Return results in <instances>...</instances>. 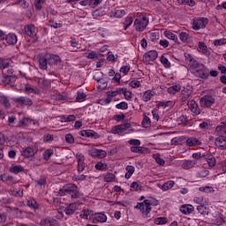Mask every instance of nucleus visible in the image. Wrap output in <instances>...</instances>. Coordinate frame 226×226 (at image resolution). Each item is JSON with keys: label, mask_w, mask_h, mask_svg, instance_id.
<instances>
[{"label": "nucleus", "mask_w": 226, "mask_h": 226, "mask_svg": "<svg viewBox=\"0 0 226 226\" xmlns=\"http://www.w3.org/2000/svg\"><path fill=\"white\" fill-rule=\"evenodd\" d=\"M90 8H96L102 3V0H89Z\"/></svg>", "instance_id": "052dcab7"}, {"label": "nucleus", "mask_w": 226, "mask_h": 226, "mask_svg": "<svg viewBox=\"0 0 226 226\" xmlns=\"http://www.w3.org/2000/svg\"><path fill=\"white\" fill-rule=\"evenodd\" d=\"M100 85L97 86L98 89H106L107 88V81H105L103 79H102Z\"/></svg>", "instance_id": "69168bd1"}, {"label": "nucleus", "mask_w": 226, "mask_h": 226, "mask_svg": "<svg viewBox=\"0 0 226 226\" xmlns=\"http://www.w3.org/2000/svg\"><path fill=\"white\" fill-rule=\"evenodd\" d=\"M125 170H127V173H125V179H130L132 176H133V172H135V167L133 166H126Z\"/></svg>", "instance_id": "2f4dec72"}, {"label": "nucleus", "mask_w": 226, "mask_h": 226, "mask_svg": "<svg viewBox=\"0 0 226 226\" xmlns=\"http://www.w3.org/2000/svg\"><path fill=\"white\" fill-rule=\"evenodd\" d=\"M209 24L207 18H194L192 19V29L199 31V29H206V26Z\"/></svg>", "instance_id": "423d86ee"}, {"label": "nucleus", "mask_w": 226, "mask_h": 226, "mask_svg": "<svg viewBox=\"0 0 226 226\" xmlns=\"http://www.w3.org/2000/svg\"><path fill=\"white\" fill-rule=\"evenodd\" d=\"M179 91H181V86L180 85L171 86L168 88V93L170 94H176V93H179Z\"/></svg>", "instance_id": "72a5a7b5"}, {"label": "nucleus", "mask_w": 226, "mask_h": 226, "mask_svg": "<svg viewBox=\"0 0 226 226\" xmlns=\"http://www.w3.org/2000/svg\"><path fill=\"white\" fill-rule=\"evenodd\" d=\"M124 117H126V116H124V114L115 115L113 117V119H115V121H117V123H119V121H123V119H124Z\"/></svg>", "instance_id": "338daca9"}, {"label": "nucleus", "mask_w": 226, "mask_h": 226, "mask_svg": "<svg viewBox=\"0 0 226 226\" xmlns=\"http://www.w3.org/2000/svg\"><path fill=\"white\" fill-rule=\"evenodd\" d=\"M197 211L203 215L204 216H206V215H209V210L204 205H199L197 207Z\"/></svg>", "instance_id": "58836bf2"}, {"label": "nucleus", "mask_w": 226, "mask_h": 226, "mask_svg": "<svg viewBox=\"0 0 226 226\" xmlns=\"http://www.w3.org/2000/svg\"><path fill=\"white\" fill-rule=\"evenodd\" d=\"M133 94L131 91H127L126 88L124 89V96L125 100H132Z\"/></svg>", "instance_id": "13d9d810"}, {"label": "nucleus", "mask_w": 226, "mask_h": 226, "mask_svg": "<svg viewBox=\"0 0 226 226\" xmlns=\"http://www.w3.org/2000/svg\"><path fill=\"white\" fill-rule=\"evenodd\" d=\"M45 4V0H35L34 6L36 10H41V6Z\"/></svg>", "instance_id": "8fccbe9b"}, {"label": "nucleus", "mask_w": 226, "mask_h": 226, "mask_svg": "<svg viewBox=\"0 0 226 226\" xmlns=\"http://www.w3.org/2000/svg\"><path fill=\"white\" fill-rule=\"evenodd\" d=\"M114 179H116V175H114L113 173H107L104 177V180L106 181V183H112Z\"/></svg>", "instance_id": "a19ab883"}, {"label": "nucleus", "mask_w": 226, "mask_h": 226, "mask_svg": "<svg viewBox=\"0 0 226 226\" xmlns=\"http://www.w3.org/2000/svg\"><path fill=\"white\" fill-rule=\"evenodd\" d=\"M164 36H166L168 38V40H172L173 41L177 43V35L171 33L170 31H165L164 32Z\"/></svg>", "instance_id": "e433bc0d"}, {"label": "nucleus", "mask_w": 226, "mask_h": 226, "mask_svg": "<svg viewBox=\"0 0 226 226\" xmlns=\"http://www.w3.org/2000/svg\"><path fill=\"white\" fill-rule=\"evenodd\" d=\"M116 108L121 110H126L128 109V103L122 102L116 105Z\"/></svg>", "instance_id": "09e8293b"}, {"label": "nucleus", "mask_w": 226, "mask_h": 226, "mask_svg": "<svg viewBox=\"0 0 226 226\" xmlns=\"http://www.w3.org/2000/svg\"><path fill=\"white\" fill-rule=\"evenodd\" d=\"M161 63L163 64L164 68H170V62L164 56H161Z\"/></svg>", "instance_id": "37998d69"}, {"label": "nucleus", "mask_w": 226, "mask_h": 226, "mask_svg": "<svg viewBox=\"0 0 226 226\" xmlns=\"http://www.w3.org/2000/svg\"><path fill=\"white\" fill-rule=\"evenodd\" d=\"M157 57H158V51L150 50L145 53V55L143 56V63H145V64H149V63L153 61H156Z\"/></svg>", "instance_id": "0eeeda50"}, {"label": "nucleus", "mask_w": 226, "mask_h": 226, "mask_svg": "<svg viewBox=\"0 0 226 226\" xmlns=\"http://www.w3.org/2000/svg\"><path fill=\"white\" fill-rule=\"evenodd\" d=\"M124 15H126V11L124 10H117L115 11V17H117V19H121V17H124Z\"/></svg>", "instance_id": "3c124183"}, {"label": "nucleus", "mask_w": 226, "mask_h": 226, "mask_svg": "<svg viewBox=\"0 0 226 226\" xmlns=\"http://www.w3.org/2000/svg\"><path fill=\"white\" fill-rule=\"evenodd\" d=\"M9 66H13V62L11 59H0V69L4 70L9 68Z\"/></svg>", "instance_id": "b1692460"}, {"label": "nucleus", "mask_w": 226, "mask_h": 226, "mask_svg": "<svg viewBox=\"0 0 226 226\" xmlns=\"http://www.w3.org/2000/svg\"><path fill=\"white\" fill-rule=\"evenodd\" d=\"M206 162H207L209 169H213V167L216 165V158L213 155L206 157Z\"/></svg>", "instance_id": "c85d7f7f"}, {"label": "nucleus", "mask_w": 226, "mask_h": 226, "mask_svg": "<svg viewBox=\"0 0 226 226\" xmlns=\"http://www.w3.org/2000/svg\"><path fill=\"white\" fill-rule=\"evenodd\" d=\"M117 59V56H114L112 53H109L107 56V60L110 61L111 63H116Z\"/></svg>", "instance_id": "e2e57ef3"}, {"label": "nucleus", "mask_w": 226, "mask_h": 226, "mask_svg": "<svg viewBox=\"0 0 226 226\" xmlns=\"http://www.w3.org/2000/svg\"><path fill=\"white\" fill-rule=\"evenodd\" d=\"M215 144L218 147V149L225 150L226 149V137L219 136L218 138L215 139Z\"/></svg>", "instance_id": "ddd939ff"}, {"label": "nucleus", "mask_w": 226, "mask_h": 226, "mask_svg": "<svg viewBox=\"0 0 226 226\" xmlns=\"http://www.w3.org/2000/svg\"><path fill=\"white\" fill-rule=\"evenodd\" d=\"M192 89H189L188 87H184V89L181 91L180 100L181 102H185L192 96Z\"/></svg>", "instance_id": "2eb2a0df"}, {"label": "nucleus", "mask_w": 226, "mask_h": 226, "mask_svg": "<svg viewBox=\"0 0 226 226\" xmlns=\"http://www.w3.org/2000/svg\"><path fill=\"white\" fill-rule=\"evenodd\" d=\"M58 194L61 197L64 195H71L72 199H79L80 192H79V187L75 184H66L63 188L59 189Z\"/></svg>", "instance_id": "f257e3e1"}, {"label": "nucleus", "mask_w": 226, "mask_h": 226, "mask_svg": "<svg viewBox=\"0 0 226 226\" xmlns=\"http://www.w3.org/2000/svg\"><path fill=\"white\" fill-rule=\"evenodd\" d=\"M77 94H78L77 97H76L77 102H80L82 100H86L87 95H86V94H84V92L79 91L77 93Z\"/></svg>", "instance_id": "5fc2aeb1"}, {"label": "nucleus", "mask_w": 226, "mask_h": 226, "mask_svg": "<svg viewBox=\"0 0 226 226\" xmlns=\"http://www.w3.org/2000/svg\"><path fill=\"white\" fill-rule=\"evenodd\" d=\"M194 166H195V161H185L182 163V169H185V170L193 169Z\"/></svg>", "instance_id": "c756f323"}, {"label": "nucleus", "mask_w": 226, "mask_h": 226, "mask_svg": "<svg viewBox=\"0 0 226 226\" xmlns=\"http://www.w3.org/2000/svg\"><path fill=\"white\" fill-rule=\"evenodd\" d=\"M215 132L219 133V135H226V123L222 122L219 125H217Z\"/></svg>", "instance_id": "bb28decb"}, {"label": "nucleus", "mask_w": 226, "mask_h": 226, "mask_svg": "<svg viewBox=\"0 0 226 226\" xmlns=\"http://www.w3.org/2000/svg\"><path fill=\"white\" fill-rule=\"evenodd\" d=\"M174 185H176V183L172 180H170L162 185V190L163 192H167V190H170V188H172Z\"/></svg>", "instance_id": "c9c22d12"}, {"label": "nucleus", "mask_w": 226, "mask_h": 226, "mask_svg": "<svg viewBox=\"0 0 226 226\" xmlns=\"http://www.w3.org/2000/svg\"><path fill=\"white\" fill-rule=\"evenodd\" d=\"M200 103L201 107H204V108L212 107L213 104L215 103V98H213V96L211 95H205L201 97V99L200 100Z\"/></svg>", "instance_id": "1a4fd4ad"}, {"label": "nucleus", "mask_w": 226, "mask_h": 226, "mask_svg": "<svg viewBox=\"0 0 226 226\" xmlns=\"http://www.w3.org/2000/svg\"><path fill=\"white\" fill-rule=\"evenodd\" d=\"M34 153H36V148L34 149L33 147H28L22 152V156L31 158V156H34Z\"/></svg>", "instance_id": "6ab92c4d"}, {"label": "nucleus", "mask_w": 226, "mask_h": 226, "mask_svg": "<svg viewBox=\"0 0 226 226\" xmlns=\"http://www.w3.org/2000/svg\"><path fill=\"white\" fill-rule=\"evenodd\" d=\"M95 169L96 170L105 171V170H109V166L107 165V163L99 162L95 164Z\"/></svg>", "instance_id": "4c0bfd02"}, {"label": "nucleus", "mask_w": 226, "mask_h": 226, "mask_svg": "<svg viewBox=\"0 0 226 226\" xmlns=\"http://www.w3.org/2000/svg\"><path fill=\"white\" fill-rule=\"evenodd\" d=\"M65 140L68 144L75 143V138H73V135H72V133H68L65 135Z\"/></svg>", "instance_id": "de8ad7c7"}, {"label": "nucleus", "mask_w": 226, "mask_h": 226, "mask_svg": "<svg viewBox=\"0 0 226 226\" xmlns=\"http://www.w3.org/2000/svg\"><path fill=\"white\" fill-rule=\"evenodd\" d=\"M16 102L20 103V105H33V102L27 97H19L16 99Z\"/></svg>", "instance_id": "cd10ccee"}, {"label": "nucleus", "mask_w": 226, "mask_h": 226, "mask_svg": "<svg viewBox=\"0 0 226 226\" xmlns=\"http://www.w3.org/2000/svg\"><path fill=\"white\" fill-rule=\"evenodd\" d=\"M76 160L78 162V172H84L87 165L86 162H84L85 158L84 155L80 154H76Z\"/></svg>", "instance_id": "9d476101"}, {"label": "nucleus", "mask_w": 226, "mask_h": 226, "mask_svg": "<svg viewBox=\"0 0 226 226\" xmlns=\"http://www.w3.org/2000/svg\"><path fill=\"white\" fill-rule=\"evenodd\" d=\"M153 96H154V94H153V91L147 90L143 94L142 100H143V102H150V100H151V98H153Z\"/></svg>", "instance_id": "7c9ffc66"}, {"label": "nucleus", "mask_w": 226, "mask_h": 226, "mask_svg": "<svg viewBox=\"0 0 226 226\" xmlns=\"http://www.w3.org/2000/svg\"><path fill=\"white\" fill-rule=\"evenodd\" d=\"M149 24V19L146 16H139L134 20V27L138 33H142L146 27H147V25Z\"/></svg>", "instance_id": "20e7f679"}, {"label": "nucleus", "mask_w": 226, "mask_h": 226, "mask_svg": "<svg viewBox=\"0 0 226 226\" xmlns=\"http://www.w3.org/2000/svg\"><path fill=\"white\" fill-rule=\"evenodd\" d=\"M5 41L8 45H15L17 43L18 39L15 34H9L5 36Z\"/></svg>", "instance_id": "aec40b11"}, {"label": "nucleus", "mask_w": 226, "mask_h": 226, "mask_svg": "<svg viewBox=\"0 0 226 226\" xmlns=\"http://www.w3.org/2000/svg\"><path fill=\"white\" fill-rule=\"evenodd\" d=\"M107 156V151L102 149H97L96 158H105Z\"/></svg>", "instance_id": "603ef678"}, {"label": "nucleus", "mask_w": 226, "mask_h": 226, "mask_svg": "<svg viewBox=\"0 0 226 226\" xmlns=\"http://www.w3.org/2000/svg\"><path fill=\"white\" fill-rule=\"evenodd\" d=\"M59 211L57 215L58 220H61L63 218V213H65L68 216H71V215H73L75 211H77V204L76 203H71L69 205H66L65 207H59Z\"/></svg>", "instance_id": "39448f33"}, {"label": "nucleus", "mask_w": 226, "mask_h": 226, "mask_svg": "<svg viewBox=\"0 0 226 226\" xmlns=\"http://www.w3.org/2000/svg\"><path fill=\"white\" fill-rule=\"evenodd\" d=\"M132 128V124L125 123L122 124L116 125L112 127L111 133L117 135V133H123V132H126V130Z\"/></svg>", "instance_id": "6e6552de"}, {"label": "nucleus", "mask_w": 226, "mask_h": 226, "mask_svg": "<svg viewBox=\"0 0 226 226\" xmlns=\"http://www.w3.org/2000/svg\"><path fill=\"white\" fill-rule=\"evenodd\" d=\"M93 215H94L93 210H89V209L81 211L79 215L80 218H83L84 220H87L89 216H93Z\"/></svg>", "instance_id": "f704fd0d"}, {"label": "nucleus", "mask_w": 226, "mask_h": 226, "mask_svg": "<svg viewBox=\"0 0 226 226\" xmlns=\"http://www.w3.org/2000/svg\"><path fill=\"white\" fill-rule=\"evenodd\" d=\"M168 222L169 219H167V217H158L154 219L155 225H165Z\"/></svg>", "instance_id": "ea45409f"}, {"label": "nucleus", "mask_w": 226, "mask_h": 226, "mask_svg": "<svg viewBox=\"0 0 226 226\" xmlns=\"http://www.w3.org/2000/svg\"><path fill=\"white\" fill-rule=\"evenodd\" d=\"M9 170L12 174H19V172H24V167L22 165L12 164Z\"/></svg>", "instance_id": "393cba45"}, {"label": "nucleus", "mask_w": 226, "mask_h": 226, "mask_svg": "<svg viewBox=\"0 0 226 226\" xmlns=\"http://www.w3.org/2000/svg\"><path fill=\"white\" fill-rule=\"evenodd\" d=\"M203 65L202 64H200L199 62H197L196 60H193L192 63H191V66H192V68H195L196 70H200V68H203Z\"/></svg>", "instance_id": "864d4df0"}, {"label": "nucleus", "mask_w": 226, "mask_h": 226, "mask_svg": "<svg viewBox=\"0 0 226 226\" xmlns=\"http://www.w3.org/2000/svg\"><path fill=\"white\" fill-rule=\"evenodd\" d=\"M87 59H96V57H98V54H96V52L94 51H91L87 56Z\"/></svg>", "instance_id": "774afa93"}, {"label": "nucleus", "mask_w": 226, "mask_h": 226, "mask_svg": "<svg viewBox=\"0 0 226 226\" xmlns=\"http://www.w3.org/2000/svg\"><path fill=\"white\" fill-rule=\"evenodd\" d=\"M94 216L95 217L93 220V223H94V220L100 223H105V222H107V215H105L103 213H95Z\"/></svg>", "instance_id": "4be33fe9"}, {"label": "nucleus", "mask_w": 226, "mask_h": 226, "mask_svg": "<svg viewBox=\"0 0 226 226\" xmlns=\"http://www.w3.org/2000/svg\"><path fill=\"white\" fill-rule=\"evenodd\" d=\"M186 146L189 147L193 146H202V141L199 140L197 138H189L186 139Z\"/></svg>", "instance_id": "412c9836"}, {"label": "nucleus", "mask_w": 226, "mask_h": 226, "mask_svg": "<svg viewBox=\"0 0 226 226\" xmlns=\"http://www.w3.org/2000/svg\"><path fill=\"white\" fill-rule=\"evenodd\" d=\"M151 206H153V203L149 200H145L141 203H138L134 208L139 209L140 213H142L144 218H149V214L151 213Z\"/></svg>", "instance_id": "7ed1b4c3"}, {"label": "nucleus", "mask_w": 226, "mask_h": 226, "mask_svg": "<svg viewBox=\"0 0 226 226\" xmlns=\"http://www.w3.org/2000/svg\"><path fill=\"white\" fill-rule=\"evenodd\" d=\"M141 125L143 126V128H149V126H151V119L149 118V117L146 116V113L143 114V120L141 122Z\"/></svg>", "instance_id": "473e14b6"}, {"label": "nucleus", "mask_w": 226, "mask_h": 226, "mask_svg": "<svg viewBox=\"0 0 226 226\" xmlns=\"http://www.w3.org/2000/svg\"><path fill=\"white\" fill-rule=\"evenodd\" d=\"M194 207L192 205H182L180 207V211L183 215H192L194 211Z\"/></svg>", "instance_id": "a211bd4d"}, {"label": "nucleus", "mask_w": 226, "mask_h": 226, "mask_svg": "<svg viewBox=\"0 0 226 226\" xmlns=\"http://www.w3.org/2000/svg\"><path fill=\"white\" fill-rule=\"evenodd\" d=\"M196 72L200 79H207L209 77V69H207V67H206L205 65L198 69Z\"/></svg>", "instance_id": "4468645a"}, {"label": "nucleus", "mask_w": 226, "mask_h": 226, "mask_svg": "<svg viewBox=\"0 0 226 226\" xmlns=\"http://www.w3.org/2000/svg\"><path fill=\"white\" fill-rule=\"evenodd\" d=\"M130 65H124L121 67L120 72L124 73V75H128V72H130Z\"/></svg>", "instance_id": "0e129e2a"}, {"label": "nucleus", "mask_w": 226, "mask_h": 226, "mask_svg": "<svg viewBox=\"0 0 226 226\" xmlns=\"http://www.w3.org/2000/svg\"><path fill=\"white\" fill-rule=\"evenodd\" d=\"M56 57L57 56L49 54L41 56L39 58V68L41 70H47L48 64H56Z\"/></svg>", "instance_id": "f03ea898"}, {"label": "nucleus", "mask_w": 226, "mask_h": 226, "mask_svg": "<svg viewBox=\"0 0 226 226\" xmlns=\"http://www.w3.org/2000/svg\"><path fill=\"white\" fill-rule=\"evenodd\" d=\"M27 206L28 207H31V209H38V203H36V200H28Z\"/></svg>", "instance_id": "79ce46f5"}, {"label": "nucleus", "mask_w": 226, "mask_h": 226, "mask_svg": "<svg viewBox=\"0 0 226 226\" xmlns=\"http://www.w3.org/2000/svg\"><path fill=\"white\" fill-rule=\"evenodd\" d=\"M154 158L159 165H165V161L160 157V154L154 155Z\"/></svg>", "instance_id": "4d7b16f0"}, {"label": "nucleus", "mask_w": 226, "mask_h": 226, "mask_svg": "<svg viewBox=\"0 0 226 226\" xmlns=\"http://www.w3.org/2000/svg\"><path fill=\"white\" fill-rule=\"evenodd\" d=\"M36 27L33 25H27L25 26V33L27 34V36H30L31 38H34L36 36Z\"/></svg>", "instance_id": "dca6fc26"}, {"label": "nucleus", "mask_w": 226, "mask_h": 226, "mask_svg": "<svg viewBox=\"0 0 226 226\" xmlns=\"http://www.w3.org/2000/svg\"><path fill=\"white\" fill-rule=\"evenodd\" d=\"M200 192H205V193H213L215 189L211 186L200 187Z\"/></svg>", "instance_id": "c03bdc74"}, {"label": "nucleus", "mask_w": 226, "mask_h": 226, "mask_svg": "<svg viewBox=\"0 0 226 226\" xmlns=\"http://www.w3.org/2000/svg\"><path fill=\"white\" fill-rule=\"evenodd\" d=\"M79 135L90 139H100V134L93 130H83L79 132Z\"/></svg>", "instance_id": "9b49d317"}, {"label": "nucleus", "mask_w": 226, "mask_h": 226, "mask_svg": "<svg viewBox=\"0 0 226 226\" xmlns=\"http://www.w3.org/2000/svg\"><path fill=\"white\" fill-rule=\"evenodd\" d=\"M51 154H54V150L53 149L45 150V152L43 153V159L44 160H49Z\"/></svg>", "instance_id": "49530a36"}, {"label": "nucleus", "mask_w": 226, "mask_h": 226, "mask_svg": "<svg viewBox=\"0 0 226 226\" xmlns=\"http://www.w3.org/2000/svg\"><path fill=\"white\" fill-rule=\"evenodd\" d=\"M187 105L192 114H195L196 116H199V114H200V108H199V104H197L195 101H189L187 102Z\"/></svg>", "instance_id": "f8f14e48"}, {"label": "nucleus", "mask_w": 226, "mask_h": 226, "mask_svg": "<svg viewBox=\"0 0 226 226\" xmlns=\"http://www.w3.org/2000/svg\"><path fill=\"white\" fill-rule=\"evenodd\" d=\"M129 86H131V87H132L133 89H137V87H140V81H139V80H132L129 83Z\"/></svg>", "instance_id": "6e6d98bb"}, {"label": "nucleus", "mask_w": 226, "mask_h": 226, "mask_svg": "<svg viewBox=\"0 0 226 226\" xmlns=\"http://www.w3.org/2000/svg\"><path fill=\"white\" fill-rule=\"evenodd\" d=\"M88 154L92 156V158H96L98 154V148H92L88 150Z\"/></svg>", "instance_id": "bf43d9fd"}, {"label": "nucleus", "mask_w": 226, "mask_h": 226, "mask_svg": "<svg viewBox=\"0 0 226 226\" xmlns=\"http://www.w3.org/2000/svg\"><path fill=\"white\" fill-rule=\"evenodd\" d=\"M225 43H226V39L225 38L217 39V40L214 41V45L215 47H220L222 45H225Z\"/></svg>", "instance_id": "a18cd8bd"}, {"label": "nucleus", "mask_w": 226, "mask_h": 226, "mask_svg": "<svg viewBox=\"0 0 226 226\" xmlns=\"http://www.w3.org/2000/svg\"><path fill=\"white\" fill-rule=\"evenodd\" d=\"M30 124H36V122L34 120H31V118L25 117L19 121V126L26 128V126H29Z\"/></svg>", "instance_id": "5701e85b"}, {"label": "nucleus", "mask_w": 226, "mask_h": 226, "mask_svg": "<svg viewBox=\"0 0 226 226\" xmlns=\"http://www.w3.org/2000/svg\"><path fill=\"white\" fill-rule=\"evenodd\" d=\"M41 226H57V221L53 218L43 219L40 222Z\"/></svg>", "instance_id": "f3484780"}, {"label": "nucleus", "mask_w": 226, "mask_h": 226, "mask_svg": "<svg viewBox=\"0 0 226 226\" xmlns=\"http://www.w3.org/2000/svg\"><path fill=\"white\" fill-rule=\"evenodd\" d=\"M25 91L28 94H31L32 93H34V94L36 93V90H34V88H33V87H31V85H26L25 87Z\"/></svg>", "instance_id": "680f3d73"}, {"label": "nucleus", "mask_w": 226, "mask_h": 226, "mask_svg": "<svg viewBox=\"0 0 226 226\" xmlns=\"http://www.w3.org/2000/svg\"><path fill=\"white\" fill-rule=\"evenodd\" d=\"M179 40H181L183 43H190V41H192V36L186 32H181L179 34Z\"/></svg>", "instance_id": "a878e982"}]
</instances>
